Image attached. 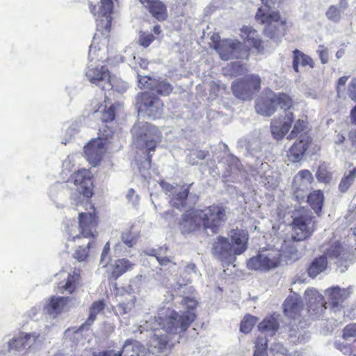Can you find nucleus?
<instances>
[{"instance_id":"nucleus-50","label":"nucleus","mask_w":356,"mask_h":356,"mask_svg":"<svg viewBox=\"0 0 356 356\" xmlns=\"http://www.w3.org/2000/svg\"><path fill=\"white\" fill-rule=\"evenodd\" d=\"M307 127V123L304 120H298L294 124L293 129L288 136L289 139H292L298 136V134L304 131Z\"/></svg>"},{"instance_id":"nucleus-49","label":"nucleus","mask_w":356,"mask_h":356,"mask_svg":"<svg viewBox=\"0 0 356 356\" xmlns=\"http://www.w3.org/2000/svg\"><path fill=\"white\" fill-rule=\"evenodd\" d=\"M317 179L323 183H329L332 179V174L327 170L326 167L323 165H320L316 174Z\"/></svg>"},{"instance_id":"nucleus-4","label":"nucleus","mask_w":356,"mask_h":356,"mask_svg":"<svg viewBox=\"0 0 356 356\" xmlns=\"http://www.w3.org/2000/svg\"><path fill=\"white\" fill-rule=\"evenodd\" d=\"M264 6L258 9L255 18L261 24H266L264 33L269 37L277 46L280 38L284 35L283 22H279L280 15L277 12L272 11L270 8L280 0H261Z\"/></svg>"},{"instance_id":"nucleus-23","label":"nucleus","mask_w":356,"mask_h":356,"mask_svg":"<svg viewBox=\"0 0 356 356\" xmlns=\"http://www.w3.org/2000/svg\"><path fill=\"white\" fill-rule=\"evenodd\" d=\"M240 43L232 40H225L221 41L216 47V49L221 59L228 60L232 58H237L236 50Z\"/></svg>"},{"instance_id":"nucleus-59","label":"nucleus","mask_w":356,"mask_h":356,"mask_svg":"<svg viewBox=\"0 0 356 356\" xmlns=\"http://www.w3.org/2000/svg\"><path fill=\"white\" fill-rule=\"evenodd\" d=\"M127 198L129 201L131 202L133 204H136L138 202V195L136 194L134 190L132 188L128 191Z\"/></svg>"},{"instance_id":"nucleus-40","label":"nucleus","mask_w":356,"mask_h":356,"mask_svg":"<svg viewBox=\"0 0 356 356\" xmlns=\"http://www.w3.org/2000/svg\"><path fill=\"white\" fill-rule=\"evenodd\" d=\"M167 250V247H161L158 250L150 249L145 250L144 252L146 254L155 257L160 265L165 266L172 261L170 257L164 256Z\"/></svg>"},{"instance_id":"nucleus-17","label":"nucleus","mask_w":356,"mask_h":356,"mask_svg":"<svg viewBox=\"0 0 356 356\" xmlns=\"http://www.w3.org/2000/svg\"><path fill=\"white\" fill-rule=\"evenodd\" d=\"M352 289L340 288L339 286H333L325 290V293L327 297V302L334 312H339L342 309V303L351 294Z\"/></svg>"},{"instance_id":"nucleus-37","label":"nucleus","mask_w":356,"mask_h":356,"mask_svg":"<svg viewBox=\"0 0 356 356\" xmlns=\"http://www.w3.org/2000/svg\"><path fill=\"white\" fill-rule=\"evenodd\" d=\"M307 197V202L315 211L316 214H319L321 211L322 207L324 202V195L321 191L316 190L310 193Z\"/></svg>"},{"instance_id":"nucleus-2","label":"nucleus","mask_w":356,"mask_h":356,"mask_svg":"<svg viewBox=\"0 0 356 356\" xmlns=\"http://www.w3.org/2000/svg\"><path fill=\"white\" fill-rule=\"evenodd\" d=\"M229 238L218 236L212 248L213 254L221 262L227 265L233 264L236 257L243 253L247 249L248 234L243 230L233 229Z\"/></svg>"},{"instance_id":"nucleus-1","label":"nucleus","mask_w":356,"mask_h":356,"mask_svg":"<svg viewBox=\"0 0 356 356\" xmlns=\"http://www.w3.org/2000/svg\"><path fill=\"white\" fill-rule=\"evenodd\" d=\"M197 304V302L194 298H184L181 302L184 309L181 316L170 307L163 306L159 309L156 316L146 321L133 332L138 331L142 334L145 330H152L154 333L147 342L149 352L152 354L161 353L167 348L170 340L168 335L184 332L194 321L196 317L194 311Z\"/></svg>"},{"instance_id":"nucleus-32","label":"nucleus","mask_w":356,"mask_h":356,"mask_svg":"<svg viewBox=\"0 0 356 356\" xmlns=\"http://www.w3.org/2000/svg\"><path fill=\"white\" fill-rule=\"evenodd\" d=\"M297 242L294 239L284 241L280 250L282 256L286 257L290 260H297L300 257V252L297 248Z\"/></svg>"},{"instance_id":"nucleus-22","label":"nucleus","mask_w":356,"mask_h":356,"mask_svg":"<svg viewBox=\"0 0 356 356\" xmlns=\"http://www.w3.org/2000/svg\"><path fill=\"white\" fill-rule=\"evenodd\" d=\"M309 142V138L307 135L301 134L299 140L294 143L287 153L289 160L293 163L300 161L303 158Z\"/></svg>"},{"instance_id":"nucleus-25","label":"nucleus","mask_w":356,"mask_h":356,"mask_svg":"<svg viewBox=\"0 0 356 356\" xmlns=\"http://www.w3.org/2000/svg\"><path fill=\"white\" fill-rule=\"evenodd\" d=\"M80 284V271L74 269L72 273H69L67 278L58 284V291L71 294L77 289Z\"/></svg>"},{"instance_id":"nucleus-18","label":"nucleus","mask_w":356,"mask_h":356,"mask_svg":"<svg viewBox=\"0 0 356 356\" xmlns=\"http://www.w3.org/2000/svg\"><path fill=\"white\" fill-rule=\"evenodd\" d=\"M313 179L312 174L308 170H300L296 175L293 178V188L294 195L298 201L305 200L306 195L304 193L309 190Z\"/></svg>"},{"instance_id":"nucleus-7","label":"nucleus","mask_w":356,"mask_h":356,"mask_svg":"<svg viewBox=\"0 0 356 356\" xmlns=\"http://www.w3.org/2000/svg\"><path fill=\"white\" fill-rule=\"evenodd\" d=\"M100 129V136L92 139L84 147V153L89 163L94 167L97 166L102 160L103 154L106 149V145L110 138H112L113 133L107 127Z\"/></svg>"},{"instance_id":"nucleus-52","label":"nucleus","mask_w":356,"mask_h":356,"mask_svg":"<svg viewBox=\"0 0 356 356\" xmlns=\"http://www.w3.org/2000/svg\"><path fill=\"white\" fill-rule=\"evenodd\" d=\"M134 307V300H130L127 302H122L120 303L118 306V312L122 315L126 314L131 311V309Z\"/></svg>"},{"instance_id":"nucleus-14","label":"nucleus","mask_w":356,"mask_h":356,"mask_svg":"<svg viewBox=\"0 0 356 356\" xmlns=\"http://www.w3.org/2000/svg\"><path fill=\"white\" fill-rule=\"evenodd\" d=\"M90 10L97 20L104 23V28L108 29L111 24V13L113 8V0H89Z\"/></svg>"},{"instance_id":"nucleus-21","label":"nucleus","mask_w":356,"mask_h":356,"mask_svg":"<svg viewBox=\"0 0 356 356\" xmlns=\"http://www.w3.org/2000/svg\"><path fill=\"white\" fill-rule=\"evenodd\" d=\"M70 299L65 297L52 296L46 300L44 310L49 315L56 317L68 310V302Z\"/></svg>"},{"instance_id":"nucleus-15","label":"nucleus","mask_w":356,"mask_h":356,"mask_svg":"<svg viewBox=\"0 0 356 356\" xmlns=\"http://www.w3.org/2000/svg\"><path fill=\"white\" fill-rule=\"evenodd\" d=\"M92 175L89 170L83 168L73 174L68 181L76 186V190L83 197L89 198L92 194Z\"/></svg>"},{"instance_id":"nucleus-34","label":"nucleus","mask_w":356,"mask_h":356,"mask_svg":"<svg viewBox=\"0 0 356 356\" xmlns=\"http://www.w3.org/2000/svg\"><path fill=\"white\" fill-rule=\"evenodd\" d=\"M307 66L312 68L314 67L312 59L298 49L293 51V68L294 70L299 72L300 67H305Z\"/></svg>"},{"instance_id":"nucleus-26","label":"nucleus","mask_w":356,"mask_h":356,"mask_svg":"<svg viewBox=\"0 0 356 356\" xmlns=\"http://www.w3.org/2000/svg\"><path fill=\"white\" fill-rule=\"evenodd\" d=\"M293 120V114L289 113L286 115L284 122L273 120L271 124V133L274 138L279 140L289 131Z\"/></svg>"},{"instance_id":"nucleus-64","label":"nucleus","mask_w":356,"mask_h":356,"mask_svg":"<svg viewBox=\"0 0 356 356\" xmlns=\"http://www.w3.org/2000/svg\"><path fill=\"white\" fill-rule=\"evenodd\" d=\"M348 79V76H341L339 81H338V85H337V92L338 94L340 92V90H341V87H343L347 81Z\"/></svg>"},{"instance_id":"nucleus-54","label":"nucleus","mask_w":356,"mask_h":356,"mask_svg":"<svg viewBox=\"0 0 356 356\" xmlns=\"http://www.w3.org/2000/svg\"><path fill=\"white\" fill-rule=\"evenodd\" d=\"M273 356H286L287 350L280 343H275L270 348Z\"/></svg>"},{"instance_id":"nucleus-46","label":"nucleus","mask_w":356,"mask_h":356,"mask_svg":"<svg viewBox=\"0 0 356 356\" xmlns=\"http://www.w3.org/2000/svg\"><path fill=\"white\" fill-rule=\"evenodd\" d=\"M185 272L189 276L185 278V280L183 281V283H180L179 282H177L179 288L186 285L187 283L191 282L193 277H198L196 266L193 263H190L186 266Z\"/></svg>"},{"instance_id":"nucleus-51","label":"nucleus","mask_w":356,"mask_h":356,"mask_svg":"<svg viewBox=\"0 0 356 356\" xmlns=\"http://www.w3.org/2000/svg\"><path fill=\"white\" fill-rule=\"evenodd\" d=\"M260 143L257 140L249 141L246 146V150L251 155L259 157L258 153L261 151Z\"/></svg>"},{"instance_id":"nucleus-39","label":"nucleus","mask_w":356,"mask_h":356,"mask_svg":"<svg viewBox=\"0 0 356 356\" xmlns=\"http://www.w3.org/2000/svg\"><path fill=\"white\" fill-rule=\"evenodd\" d=\"M149 86L153 87L152 91H156V92L163 96H167L172 91V86L168 82L164 80H156L149 82Z\"/></svg>"},{"instance_id":"nucleus-16","label":"nucleus","mask_w":356,"mask_h":356,"mask_svg":"<svg viewBox=\"0 0 356 356\" xmlns=\"http://www.w3.org/2000/svg\"><path fill=\"white\" fill-rule=\"evenodd\" d=\"M161 186L166 194L169 193L170 203L172 207L179 209L185 207L190 186H179L177 185L175 187L166 182H161Z\"/></svg>"},{"instance_id":"nucleus-24","label":"nucleus","mask_w":356,"mask_h":356,"mask_svg":"<svg viewBox=\"0 0 356 356\" xmlns=\"http://www.w3.org/2000/svg\"><path fill=\"white\" fill-rule=\"evenodd\" d=\"M302 304L300 296L297 293L289 296L284 302V312L286 316L296 318L300 314Z\"/></svg>"},{"instance_id":"nucleus-9","label":"nucleus","mask_w":356,"mask_h":356,"mask_svg":"<svg viewBox=\"0 0 356 356\" xmlns=\"http://www.w3.org/2000/svg\"><path fill=\"white\" fill-rule=\"evenodd\" d=\"M136 101L139 113L152 118H159L161 115L163 104L153 93L144 92L138 94Z\"/></svg>"},{"instance_id":"nucleus-53","label":"nucleus","mask_w":356,"mask_h":356,"mask_svg":"<svg viewBox=\"0 0 356 356\" xmlns=\"http://www.w3.org/2000/svg\"><path fill=\"white\" fill-rule=\"evenodd\" d=\"M121 239L128 248L133 247L136 243L135 236L129 231L122 234Z\"/></svg>"},{"instance_id":"nucleus-45","label":"nucleus","mask_w":356,"mask_h":356,"mask_svg":"<svg viewBox=\"0 0 356 356\" xmlns=\"http://www.w3.org/2000/svg\"><path fill=\"white\" fill-rule=\"evenodd\" d=\"M355 177L356 167L350 170L348 175H345L344 177L341 179L339 185V190L342 192H346L353 183Z\"/></svg>"},{"instance_id":"nucleus-6","label":"nucleus","mask_w":356,"mask_h":356,"mask_svg":"<svg viewBox=\"0 0 356 356\" xmlns=\"http://www.w3.org/2000/svg\"><path fill=\"white\" fill-rule=\"evenodd\" d=\"M282 254L278 248H268L260 250L247 262L249 269L267 272L279 266Z\"/></svg>"},{"instance_id":"nucleus-55","label":"nucleus","mask_w":356,"mask_h":356,"mask_svg":"<svg viewBox=\"0 0 356 356\" xmlns=\"http://www.w3.org/2000/svg\"><path fill=\"white\" fill-rule=\"evenodd\" d=\"M154 40V37L150 33H142L140 35L138 43L144 47H148Z\"/></svg>"},{"instance_id":"nucleus-31","label":"nucleus","mask_w":356,"mask_h":356,"mask_svg":"<svg viewBox=\"0 0 356 356\" xmlns=\"http://www.w3.org/2000/svg\"><path fill=\"white\" fill-rule=\"evenodd\" d=\"M348 8V0H339V4L330 6L325 13L326 17L334 22H339L341 19L342 13Z\"/></svg>"},{"instance_id":"nucleus-20","label":"nucleus","mask_w":356,"mask_h":356,"mask_svg":"<svg viewBox=\"0 0 356 356\" xmlns=\"http://www.w3.org/2000/svg\"><path fill=\"white\" fill-rule=\"evenodd\" d=\"M180 227L183 232L190 233L202 227L199 209L188 211L182 215Z\"/></svg>"},{"instance_id":"nucleus-19","label":"nucleus","mask_w":356,"mask_h":356,"mask_svg":"<svg viewBox=\"0 0 356 356\" xmlns=\"http://www.w3.org/2000/svg\"><path fill=\"white\" fill-rule=\"evenodd\" d=\"M305 299L308 302V312L311 315L320 317L323 312L326 309L323 302V297L314 289H307L305 293Z\"/></svg>"},{"instance_id":"nucleus-27","label":"nucleus","mask_w":356,"mask_h":356,"mask_svg":"<svg viewBox=\"0 0 356 356\" xmlns=\"http://www.w3.org/2000/svg\"><path fill=\"white\" fill-rule=\"evenodd\" d=\"M147 353V349L140 342L127 340L119 351V356H146Z\"/></svg>"},{"instance_id":"nucleus-35","label":"nucleus","mask_w":356,"mask_h":356,"mask_svg":"<svg viewBox=\"0 0 356 356\" xmlns=\"http://www.w3.org/2000/svg\"><path fill=\"white\" fill-rule=\"evenodd\" d=\"M256 111L258 113L270 116L275 111V102H273V96L270 98L260 99L257 102Z\"/></svg>"},{"instance_id":"nucleus-41","label":"nucleus","mask_w":356,"mask_h":356,"mask_svg":"<svg viewBox=\"0 0 356 356\" xmlns=\"http://www.w3.org/2000/svg\"><path fill=\"white\" fill-rule=\"evenodd\" d=\"M273 102H275V106L279 105L283 110H287L291 107L292 99L286 94L278 93L273 95Z\"/></svg>"},{"instance_id":"nucleus-44","label":"nucleus","mask_w":356,"mask_h":356,"mask_svg":"<svg viewBox=\"0 0 356 356\" xmlns=\"http://www.w3.org/2000/svg\"><path fill=\"white\" fill-rule=\"evenodd\" d=\"M105 304L102 300H97L95 302L90 308L89 317L86 323L90 325L96 318V316L104 309Z\"/></svg>"},{"instance_id":"nucleus-29","label":"nucleus","mask_w":356,"mask_h":356,"mask_svg":"<svg viewBox=\"0 0 356 356\" xmlns=\"http://www.w3.org/2000/svg\"><path fill=\"white\" fill-rule=\"evenodd\" d=\"M241 36L251 45L255 48L259 52H263L264 47L262 42L257 38V31L249 26H243L241 29Z\"/></svg>"},{"instance_id":"nucleus-33","label":"nucleus","mask_w":356,"mask_h":356,"mask_svg":"<svg viewBox=\"0 0 356 356\" xmlns=\"http://www.w3.org/2000/svg\"><path fill=\"white\" fill-rule=\"evenodd\" d=\"M328 261L325 256H320L314 259L308 268V274L311 277H316L325 271L327 267Z\"/></svg>"},{"instance_id":"nucleus-61","label":"nucleus","mask_w":356,"mask_h":356,"mask_svg":"<svg viewBox=\"0 0 356 356\" xmlns=\"http://www.w3.org/2000/svg\"><path fill=\"white\" fill-rule=\"evenodd\" d=\"M350 97L353 100H356V78L353 79L349 86Z\"/></svg>"},{"instance_id":"nucleus-43","label":"nucleus","mask_w":356,"mask_h":356,"mask_svg":"<svg viewBox=\"0 0 356 356\" xmlns=\"http://www.w3.org/2000/svg\"><path fill=\"white\" fill-rule=\"evenodd\" d=\"M26 349L24 337L22 334L20 333L16 337H14L8 341V351H22Z\"/></svg>"},{"instance_id":"nucleus-11","label":"nucleus","mask_w":356,"mask_h":356,"mask_svg":"<svg viewBox=\"0 0 356 356\" xmlns=\"http://www.w3.org/2000/svg\"><path fill=\"white\" fill-rule=\"evenodd\" d=\"M315 229L312 213L307 209H302L300 216L293 220L292 238L296 241H302L312 235Z\"/></svg>"},{"instance_id":"nucleus-56","label":"nucleus","mask_w":356,"mask_h":356,"mask_svg":"<svg viewBox=\"0 0 356 356\" xmlns=\"http://www.w3.org/2000/svg\"><path fill=\"white\" fill-rule=\"evenodd\" d=\"M138 79L139 86L141 88H148L152 91L153 87L149 86V82H152V81H154L155 79H152L147 76H141L139 74H138Z\"/></svg>"},{"instance_id":"nucleus-57","label":"nucleus","mask_w":356,"mask_h":356,"mask_svg":"<svg viewBox=\"0 0 356 356\" xmlns=\"http://www.w3.org/2000/svg\"><path fill=\"white\" fill-rule=\"evenodd\" d=\"M79 124L77 122H72L66 129V135L71 140L79 132Z\"/></svg>"},{"instance_id":"nucleus-47","label":"nucleus","mask_w":356,"mask_h":356,"mask_svg":"<svg viewBox=\"0 0 356 356\" xmlns=\"http://www.w3.org/2000/svg\"><path fill=\"white\" fill-rule=\"evenodd\" d=\"M268 339H265L261 337H258L255 343V350L254 356H268L266 348Z\"/></svg>"},{"instance_id":"nucleus-10","label":"nucleus","mask_w":356,"mask_h":356,"mask_svg":"<svg viewBox=\"0 0 356 356\" xmlns=\"http://www.w3.org/2000/svg\"><path fill=\"white\" fill-rule=\"evenodd\" d=\"M322 256H325L328 262H333L341 267V273L347 270V259L350 253L348 249L339 241H333L325 244L321 248Z\"/></svg>"},{"instance_id":"nucleus-13","label":"nucleus","mask_w":356,"mask_h":356,"mask_svg":"<svg viewBox=\"0 0 356 356\" xmlns=\"http://www.w3.org/2000/svg\"><path fill=\"white\" fill-rule=\"evenodd\" d=\"M96 51V47L92 44L88 53L90 63L86 72V76L92 83L99 84L100 83H106L107 81H109L110 77L107 67L100 64L96 65L95 63H92L93 60H96L95 56Z\"/></svg>"},{"instance_id":"nucleus-5","label":"nucleus","mask_w":356,"mask_h":356,"mask_svg":"<svg viewBox=\"0 0 356 356\" xmlns=\"http://www.w3.org/2000/svg\"><path fill=\"white\" fill-rule=\"evenodd\" d=\"M133 145L138 149L146 148L148 152L149 163L150 152L154 151L156 144L161 141V134L159 129L147 122H138L131 129Z\"/></svg>"},{"instance_id":"nucleus-12","label":"nucleus","mask_w":356,"mask_h":356,"mask_svg":"<svg viewBox=\"0 0 356 356\" xmlns=\"http://www.w3.org/2000/svg\"><path fill=\"white\" fill-rule=\"evenodd\" d=\"M261 79L258 75H248L244 79L236 80L232 84L233 94L238 99L245 100L260 89Z\"/></svg>"},{"instance_id":"nucleus-48","label":"nucleus","mask_w":356,"mask_h":356,"mask_svg":"<svg viewBox=\"0 0 356 356\" xmlns=\"http://www.w3.org/2000/svg\"><path fill=\"white\" fill-rule=\"evenodd\" d=\"M256 322L257 319L255 317L249 314L245 316L241 323V331L243 333L250 332L252 327H254Z\"/></svg>"},{"instance_id":"nucleus-38","label":"nucleus","mask_w":356,"mask_h":356,"mask_svg":"<svg viewBox=\"0 0 356 356\" xmlns=\"http://www.w3.org/2000/svg\"><path fill=\"white\" fill-rule=\"evenodd\" d=\"M149 10L152 15L159 21L165 19L167 17L166 8L159 1H152L149 5Z\"/></svg>"},{"instance_id":"nucleus-62","label":"nucleus","mask_w":356,"mask_h":356,"mask_svg":"<svg viewBox=\"0 0 356 356\" xmlns=\"http://www.w3.org/2000/svg\"><path fill=\"white\" fill-rule=\"evenodd\" d=\"M110 261H111V258H110V256L108 255V254L106 252H102V254H101L99 265H101L102 268H104V267L107 266V265L108 264Z\"/></svg>"},{"instance_id":"nucleus-8","label":"nucleus","mask_w":356,"mask_h":356,"mask_svg":"<svg viewBox=\"0 0 356 356\" xmlns=\"http://www.w3.org/2000/svg\"><path fill=\"white\" fill-rule=\"evenodd\" d=\"M226 213L222 206L216 204L199 209L202 227L210 229L213 233L217 232L226 220Z\"/></svg>"},{"instance_id":"nucleus-28","label":"nucleus","mask_w":356,"mask_h":356,"mask_svg":"<svg viewBox=\"0 0 356 356\" xmlns=\"http://www.w3.org/2000/svg\"><path fill=\"white\" fill-rule=\"evenodd\" d=\"M258 327L261 334L259 337L268 339L267 337H273L275 334L279 327V322L275 317L271 316L261 322Z\"/></svg>"},{"instance_id":"nucleus-58","label":"nucleus","mask_w":356,"mask_h":356,"mask_svg":"<svg viewBox=\"0 0 356 356\" xmlns=\"http://www.w3.org/2000/svg\"><path fill=\"white\" fill-rule=\"evenodd\" d=\"M320 58L323 63H327L329 60L328 56V50L327 48H325L323 46H319L318 49L317 50Z\"/></svg>"},{"instance_id":"nucleus-30","label":"nucleus","mask_w":356,"mask_h":356,"mask_svg":"<svg viewBox=\"0 0 356 356\" xmlns=\"http://www.w3.org/2000/svg\"><path fill=\"white\" fill-rule=\"evenodd\" d=\"M48 328L45 326L44 330L41 332L22 333L26 348H36L45 340V335Z\"/></svg>"},{"instance_id":"nucleus-42","label":"nucleus","mask_w":356,"mask_h":356,"mask_svg":"<svg viewBox=\"0 0 356 356\" xmlns=\"http://www.w3.org/2000/svg\"><path fill=\"white\" fill-rule=\"evenodd\" d=\"M116 108V105L112 104L109 106V108L106 110L104 108L102 110L98 108L95 110L93 113V115L95 117H98L99 114H101V119L102 122H107L114 120L115 118V110Z\"/></svg>"},{"instance_id":"nucleus-36","label":"nucleus","mask_w":356,"mask_h":356,"mask_svg":"<svg viewBox=\"0 0 356 356\" xmlns=\"http://www.w3.org/2000/svg\"><path fill=\"white\" fill-rule=\"evenodd\" d=\"M134 264L127 259H120L113 265L112 276L116 280L127 271L131 270Z\"/></svg>"},{"instance_id":"nucleus-60","label":"nucleus","mask_w":356,"mask_h":356,"mask_svg":"<svg viewBox=\"0 0 356 356\" xmlns=\"http://www.w3.org/2000/svg\"><path fill=\"white\" fill-rule=\"evenodd\" d=\"M93 356H119V351L114 350H103L98 353H94Z\"/></svg>"},{"instance_id":"nucleus-3","label":"nucleus","mask_w":356,"mask_h":356,"mask_svg":"<svg viewBox=\"0 0 356 356\" xmlns=\"http://www.w3.org/2000/svg\"><path fill=\"white\" fill-rule=\"evenodd\" d=\"M79 213V234H76V227L72 226L67 228L69 237L72 241L85 239L86 241L75 250L73 257L79 262L84 261L88 256V249L90 248L93 238L95 237V227L97 225L95 216L91 212L80 211L79 205L76 204Z\"/></svg>"},{"instance_id":"nucleus-63","label":"nucleus","mask_w":356,"mask_h":356,"mask_svg":"<svg viewBox=\"0 0 356 356\" xmlns=\"http://www.w3.org/2000/svg\"><path fill=\"white\" fill-rule=\"evenodd\" d=\"M229 162H230L229 165H231V168H234L236 170L239 169L241 163H240L239 160L236 156H229Z\"/></svg>"}]
</instances>
